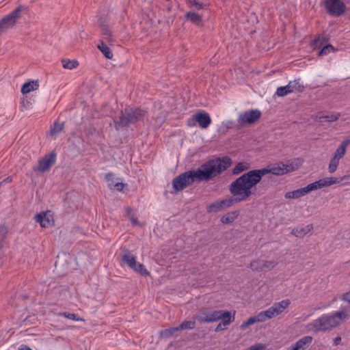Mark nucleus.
<instances>
[{
  "label": "nucleus",
  "instance_id": "a211bd4d",
  "mask_svg": "<svg viewBox=\"0 0 350 350\" xmlns=\"http://www.w3.org/2000/svg\"><path fill=\"white\" fill-rule=\"evenodd\" d=\"M313 229L312 224H308L306 226H299L296 228H294L291 234H293L296 237L301 238L304 237L306 234L309 233Z\"/></svg>",
  "mask_w": 350,
  "mask_h": 350
},
{
  "label": "nucleus",
  "instance_id": "393cba45",
  "mask_svg": "<svg viewBox=\"0 0 350 350\" xmlns=\"http://www.w3.org/2000/svg\"><path fill=\"white\" fill-rule=\"evenodd\" d=\"M239 212L237 211L228 213L221 217V221L225 224L232 223L237 218Z\"/></svg>",
  "mask_w": 350,
  "mask_h": 350
},
{
  "label": "nucleus",
  "instance_id": "2f4dec72",
  "mask_svg": "<svg viewBox=\"0 0 350 350\" xmlns=\"http://www.w3.org/2000/svg\"><path fill=\"white\" fill-rule=\"evenodd\" d=\"M62 66L66 69L72 70L73 68H77L79 66V63L77 60H70V59H62Z\"/></svg>",
  "mask_w": 350,
  "mask_h": 350
},
{
  "label": "nucleus",
  "instance_id": "49530a36",
  "mask_svg": "<svg viewBox=\"0 0 350 350\" xmlns=\"http://www.w3.org/2000/svg\"><path fill=\"white\" fill-rule=\"evenodd\" d=\"M251 325L247 322V321H243L240 327L241 329H247L249 326H250Z\"/></svg>",
  "mask_w": 350,
  "mask_h": 350
},
{
  "label": "nucleus",
  "instance_id": "3c124183",
  "mask_svg": "<svg viewBox=\"0 0 350 350\" xmlns=\"http://www.w3.org/2000/svg\"><path fill=\"white\" fill-rule=\"evenodd\" d=\"M340 341H341L340 336H337L334 340V345L335 346H337V345H338L340 344Z\"/></svg>",
  "mask_w": 350,
  "mask_h": 350
},
{
  "label": "nucleus",
  "instance_id": "5fc2aeb1",
  "mask_svg": "<svg viewBox=\"0 0 350 350\" xmlns=\"http://www.w3.org/2000/svg\"><path fill=\"white\" fill-rule=\"evenodd\" d=\"M126 211L127 212L128 215H130L131 213V208L128 206V207L126 208Z\"/></svg>",
  "mask_w": 350,
  "mask_h": 350
},
{
  "label": "nucleus",
  "instance_id": "ddd939ff",
  "mask_svg": "<svg viewBox=\"0 0 350 350\" xmlns=\"http://www.w3.org/2000/svg\"><path fill=\"white\" fill-rule=\"evenodd\" d=\"M278 265L276 260H263L258 259L253 260L250 264V267L254 271L262 272L269 271L273 269Z\"/></svg>",
  "mask_w": 350,
  "mask_h": 350
},
{
  "label": "nucleus",
  "instance_id": "f704fd0d",
  "mask_svg": "<svg viewBox=\"0 0 350 350\" xmlns=\"http://www.w3.org/2000/svg\"><path fill=\"white\" fill-rule=\"evenodd\" d=\"M178 327L180 329H192L196 327V322L194 321H185L180 323Z\"/></svg>",
  "mask_w": 350,
  "mask_h": 350
},
{
  "label": "nucleus",
  "instance_id": "ea45409f",
  "mask_svg": "<svg viewBox=\"0 0 350 350\" xmlns=\"http://www.w3.org/2000/svg\"><path fill=\"white\" fill-rule=\"evenodd\" d=\"M59 315L75 321H79L82 320L81 319L78 317L77 315L75 313L62 312L60 313Z\"/></svg>",
  "mask_w": 350,
  "mask_h": 350
},
{
  "label": "nucleus",
  "instance_id": "9d476101",
  "mask_svg": "<svg viewBox=\"0 0 350 350\" xmlns=\"http://www.w3.org/2000/svg\"><path fill=\"white\" fill-rule=\"evenodd\" d=\"M325 7L327 12L333 16L342 15L346 10L345 4L341 0H325Z\"/></svg>",
  "mask_w": 350,
  "mask_h": 350
},
{
  "label": "nucleus",
  "instance_id": "de8ad7c7",
  "mask_svg": "<svg viewBox=\"0 0 350 350\" xmlns=\"http://www.w3.org/2000/svg\"><path fill=\"white\" fill-rule=\"evenodd\" d=\"M8 232L7 226L5 224H2L0 226V232L3 234H6Z\"/></svg>",
  "mask_w": 350,
  "mask_h": 350
},
{
  "label": "nucleus",
  "instance_id": "79ce46f5",
  "mask_svg": "<svg viewBox=\"0 0 350 350\" xmlns=\"http://www.w3.org/2000/svg\"><path fill=\"white\" fill-rule=\"evenodd\" d=\"M98 25L100 29L103 28V25L105 26H109L107 16H100L98 20Z\"/></svg>",
  "mask_w": 350,
  "mask_h": 350
},
{
  "label": "nucleus",
  "instance_id": "c85d7f7f",
  "mask_svg": "<svg viewBox=\"0 0 350 350\" xmlns=\"http://www.w3.org/2000/svg\"><path fill=\"white\" fill-rule=\"evenodd\" d=\"M193 7L197 10L205 8L208 5V0H189Z\"/></svg>",
  "mask_w": 350,
  "mask_h": 350
},
{
  "label": "nucleus",
  "instance_id": "4be33fe9",
  "mask_svg": "<svg viewBox=\"0 0 350 350\" xmlns=\"http://www.w3.org/2000/svg\"><path fill=\"white\" fill-rule=\"evenodd\" d=\"M97 47L102 52V53L106 58L109 59H112L113 56V53L110 48L107 45L106 42L100 40Z\"/></svg>",
  "mask_w": 350,
  "mask_h": 350
},
{
  "label": "nucleus",
  "instance_id": "a19ab883",
  "mask_svg": "<svg viewBox=\"0 0 350 350\" xmlns=\"http://www.w3.org/2000/svg\"><path fill=\"white\" fill-rule=\"evenodd\" d=\"M257 322H264L268 319L267 316H265V313L264 311L259 312L257 315L255 316Z\"/></svg>",
  "mask_w": 350,
  "mask_h": 350
},
{
  "label": "nucleus",
  "instance_id": "a878e982",
  "mask_svg": "<svg viewBox=\"0 0 350 350\" xmlns=\"http://www.w3.org/2000/svg\"><path fill=\"white\" fill-rule=\"evenodd\" d=\"M39 85L37 82L30 81L25 83L21 88V92L23 94L29 93L30 92L38 89Z\"/></svg>",
  "mask_w": 350,
  "mask_h": 350
},
{
  "label": "nucleus",
  "instance_id": "4468645a",
  "mask_svg": "<svg viewBox=\"0 0 350 350\" xmlns=\"http://www.w3.org/2000/svg\"><path fill=\"white\" fill-rule=\"evenodd\" d=\"M55 160L56 154L51 152L40 159L38 165L34 166L33 170L36 172H44L52 167V165L55 163Z\"/></svg>",
  "mask_w": 350,
  "mask_h": 350
},
{
  "label": "nucleus",
  "instance_id": "6e6d98bb",
  "mask_svg": "<svg viewBox=\"0 0 350 350\" xmlns=\"http://www.w3.org/2000/svg\"><path fill=\"white\" fill-rule=\"evenodd\" d=\"M291 350H293V349L292 348Z\"/></svg>",
  "mask_w": 350,
  "mask_h": 350
},
{
  "label": "nucleus",
  "instance_id": "09e8293b",
  "mask_svg": "<svg viewBox=\"0 0 350 350\" xmlns=\"http://www.w3.org/2000/svg\"><path fill=\"white\" fill-rule=\"evenodd\" d=\"M342 144L347 148V146L350 144V136L345 138L342 142Z\"/></svg>",
  "mask_w": 350,
  "mask_h": 350
},
{
  "label": "nucleus",
  "instance_id": "e433bc0d",
  "mask_svg": "<svg viewBox=\"0 0 350 350\" xmlns=\"http://www.w3.org/2000/svg\"><path fill=\"white\" fill-rule=\"evenodd\" d=\"M340 159H336L333 157V158L330 160L328 170L329 173H334L337 170L338 165L339 164Z\"/></svg>",
  "mask_w": 350,
  "mask_h": 350
},
{
  "label": "nucleus",
  "instance_id": "864d4df0",
  "mask_svg": "<svg viewBox=\"0 0 350 350\" xmlns=\"http://www.w3.org/2000/svg\"><path fill=\"white\" fill-rule=\"evenodd\" d=\"M18 350H32V349L25 345H21L18 347Z\"/></svg>",
  "mask_w": 350,
  "mask_h": 350
},
{
  "label": "nucleus",
  "instance_id": "c9c22d12",
  "mask_svg": "<svg viewBox=\"0 0 350 350\" xmlns=\"http://www.w3.org/2000/svg\"><path fill=\"white\" fill-rule=\"evenodd\" d=\"M347 148L341 143L339 147L336 149L334 152V157L336 159H342L345 154Z\"/></svg>",
  "mask_w": 350,
  "mask_h": 350
},
{
  "label": "nucleus",
  "instance_id": "f8f14e48",
  "mask_svg": "<svg viewBox=\"0 0 350 350\" xmlns=\"http://www.w3.org/2000/svg\"><path fill=\"white\" fill-rule=\"evenodd\" d=\"M290 304L291 301L288 299H283L279 302H275L273 304L272 306L264 311L265 316H267L268 319L276 317L282 313L283 311L287 308Z\"/></svg>",
  "mask_w": 350,
  "mask_h": 350
},
{
  "label": "nucleus",
  "instance_id": "f3484780",
  "mask_svg": "<svg viewBox=\"0 0 350 350\" xmlns=\"http://www.w3.org/2000/svg\"><path fill=\"white\" fill-rule=\"evenodd\" d=\"M193 120L198 122L202 129H206L211 123V118L206 112H198L193 116Z\"/></svg>",
  "mask_w": 350,
  "mask_h": 350
},
{
  "label": "nucleus",
  "instance_id": "f257e3e1",
  "mask_svg": "<svg viewBox=\"0 0 350 350\" xmlns=\"http://www.w3.org/2000/svg\"><path fill=\"white\" fill-rule=\"evenodd\" d=\"M230 165V159L228 157L210 160L196 170L187 171L174 178L173 188L176 191H180L195 181L208 180L226 170Z\"/></svg>",
  "mask_w": 350,
  "mask_h": 350
},
{
  "label": "nucleus",
  "instance_id": "b1692460",
  "mask_svg": "<svg viewBox=\"0 0 350 350\" xmlns=\"http://www.w3.org/2000/svg\"><path fill=\"white\" fill-rule=\"evenodd\" d=\"M35 220L39 223L42 227H47L50 225V219L44 212L40 213L35 216Z\"/></svg>",
  "mask_w": 350,
  "mask_h": 350
},
{
  "label": "nucleus",
  "instance_id": "8fccbe9b",
  "mask_svg": "<svg viewBox=\"0 0 350 350\" xmlns=\"http://www.w3.org/2000/svg\"><path fill=\"white\" fill-rule=\"evenodd\" d=\"M247 321L251 325L257 322L255 316L250 317Z\"/></svg>",
  "mask_w": 350,
  "mask_h": 350
},
{
  "label": "nucleus",
  "instance_id": "dca6fc26",
  "mask_svg": "<svg viewBox=\"0 0 350 350\" xmlns=\"http://www.w3.org/2000/svg\"><path fill=\"white\" fill-rule=\"evenodd\" d=\"M271 174L277 176L284 175L294 170V167L291 164H285L282 162L271 166Z\"/></svg>",
  "mask_w": 350,
  "mask_h": 350
},
{
  "label": "nucleus",
  "instance_id": "9b49d317",
  "mask_svg": "<svg viewBox=\"0 0 350 350\" xmlns=\"http://www.w3.org/2000/svg\"><path fill=\"white\" fill-rule=\"evenodd\" d=\"M261 116V112L258 109H250L241 113L237 121L241 125L252 124L256 122Z\"/></svg>",
  "mask_w": 350,
  "mask_h": 350
},
{
  "label": "nucleus",
  "instance_id": "58836bf2",
  "mask_svg": "<svg viewBox=\"0 0 350 350\" xmlns=\"http://www.w3.org/2000/svg\"><path fill=\"white\" fill-rule=\"evenodd\" d=\"M64 129V123L55 122L53 126L51 129V135H55L59 133Z\"/></svg>",
  "mask_w": 350,
  "mask_h": 350
},
{
  "label": "nucleus",
  "instance_id": "39448f33",
  "mask_svg": "<svg viewBox=\"0 0 350 350\" xmlns=\"http://www.w3.org/2000/svg\"><path fill=\"white\" fill-rule=\"evenodd\" d=\"M336 183H338L337 178L329 177L322 178L308 185L305 187L286 192L284 195V197L286 199H297L306 196L312 191L320 189L321 188L329 187Z\"/></svg>",
  "mask_w": 350,
  "mask_h": 350
},
{
  "label": "nucleus",
  "instance_id": "2eb2a0df",
  "mask_svg": "<svg viewBox=\"0 0 350 350\" xmlns=\"http://www.w3.org/2000/svg\"><path fill=\"white\" fill-rule=\"evenodd\" d=\"M120 265H127L130 269L135 267L136 263V257L129 250L122 248L120 254Z\"/></svg>",
  "mask_w": 350,
  "mask_h": 350
},
{
  "label": "nucleus",
  "instance_id": "cd10ccee",
  "mask_svg": "<svg viewBox=\"0 0 350 350\" xmlns=\"http://www.w3.org/2000/svg\"><path fill=\"white\" fill-rule=\"evenodd\" d=\"M131 269L143 276H148L150 275V272L146 269L145 266L139 262L137 263L136 262L135 267L131 268Z\"/></svg>",
  "mask_w": 350,
  "mask_h": 350
},
{
  "label": "nucleus",
  "instance_id": "603ef678",
  "mask_svg": "<svg viewBox=\"0 0 350 350\" xmlns=\"http://www.w3.org/2000/svg\"><path fill=\"white\" fill-rule=\"evenodd\" d=\"M338 183H340V181H346V180L350 182V175L344 176L343 177H342L340 178V180L338 179Z\"/></svg>",
  "mask_w": 350,
  "mask_h": 350
},
{
  "label": "nucleus",
  "instance_id": "0eeeda50",
  "mask_svg": "<svg viewBox=\"0 0 350 350\" xmlns=\"http://www.w3.org/2000/svg\"><path fill=\"white\" fill-rule=\"evenodd\" d=\"M24 6L20 5L10 14L5 15L0 20V35L12 29L21 18V11Z\"/></svg>",
  "mask_w": 350,
  "mask_h": 350
},
{
  "label": "nucleus",
  "instance_id": "7c9ffc66",
  "mask_svg": "<svg viewBox=\"0 0 350 350\" xmlns=\"http://www.w3.org/2000/svg\"><path fill=\"white\" fill-rule=\"evenodd\" d=\"M177 331H179L178 327H170L168 329L161 330L160 336L163 338H167L171 337Z\"/></svg>",
  "mask_w": 350,
  "mask_h": 350
},
{
  "label": "nucleus",
  "instance_id": "6ab92c4d",
  "mask_svg": "<svg viewBox=\"0 0 350 350\" xmlns=\"http://www.w3.org/2000/svg\"><path fill=\"white\" fill-rule=\"evenodd\" d=\"M312 337L306 336L298 340L293 347V350H305L312 342Z\"/></svg>",
  "mask_w": 350,
  "mask_h": 350
},
{
  "label": "nucleus",
  "instance_id": "412c9836",
  "mask_svg": "<svg viewBox=\"0 0 350 350\" xmlns=\"http://www.w3.org/2000/svg\"><path fill=\"white\" fill-rule=\"evenodd\" d=\"M103 28L101 29L102 40L109 44H112L115 42V39L112 36L111 31L109 26L103 25Z\"/></svg>",
  "mask_w": 350,
  "mask_h": 350
},
{
  "label": "nucleus",
  "instance_id": "423d86ee",
  "mask_svg": "<svg viewBox=\"0 0 350 350\" xmlns=\"http://www.w3.org/2000/svg\"><path fill=\"white\" fill-rule=\"evenodd\" d=\"M146 114V111L140 108H126L121 112L119 120L113 121L114 126L116 130L129 126L131 124L143 120Z\"/></svg>",
  "mask_w": 350,
  "mask_h": 350
},
{
  "label": "nucleus",
  "instance_id": "1a4fd4ad",
  "mask_svg": "<svg viewBox=\"0 0 350 350\" xmlns=\"http://www.w3.org/2000/svg\"><path fill=\"white\" fill-rule=\"evenodd\" d=\"M304 90V85L300 82V79H295L290 81L286 85L278 88L275 95L283 97L293 92L301 93Z\"/></svg>",
  "mask_w": 350,
  "mask_h": 350
},
{
  "label": "nucleus",
  "instance_id": "aec40b11",
  "mask_svg": "<svg viewBox=\"0 0 350 350\" xmlns=\"http://www.w3.org/2000/svg\"><path fill=\"white\" fill-rule=\"evenodd\" d=\"M185 18L195 25L200 26L202 24V15L194 12H188L185 14Z\"/></svg>",
  "mask_w": 350,
  "mask_h": 350
},
{
  "label": "nucleus",
  "instance_id": "37998d69",
  "mask_svg": "<svg viewBox=\"0 0 350 350\" xmlns=\"http://www.w3.org/2000/svg\"><path fill=\"white\" fill-rule=\"evenodd\" d=\"M126 185L123 183H117L114 185V187L112 190H116L118 191H123L124 188Z\"/></svg>",
  "mask_w": 350,
  "mask_h": 350
},
{
  "label": "nucleus",
  "instance_id": "c03bdc74",
  "mask_svg": "<svg viewBox=\"0 0 350 350\" xmlns=\"http://www.w3.org/2000/svg\"><path fill=\"white\" fill-rule=\"evenodd\" d=\"M130 221L133 226H139L140 225L139 221L137 219V218L135 217L133 215L130 216Z\"/></svg>",
  "mask_w": 350,
  "mask_h": 350
},
{
  "label": "nucleus",
  "instance_id": "5701e85b",
  "mask_svg": "<svg viewBox=\"0 0 350 350\" xmlns=\"http://www.w3.org/2000/svg\"><path fill=\"white\" fill-rule=\"evenodd\" d=\"M328 39L326 36L322 34L319 35L312 42L314 49H321L327 44Z\"/></svg>",
  "mask_w": 350,
  "mask_h": 350
},
{
  "label": "nucleus",
  "instance_id": "bb28decb",
  "mask_svg": "<svg viewBox=\"0 0 350 350\" xmlns=\"http://www.w3.org/2000/svg\"><path fill=\"white\" fill-rule=\"evenodd\" d=\"M105 178L107 183V186L109 189L112 190L114 185L117 183L116 180H118L119 178H116L115 174L113 172H108L105 174Z\"/></svg>",
  "mask_w": 350,
  "mask_h": 350
},
{
  "label": "nucleus",
  "instance_id": "f03ea898",
  "mask_svg": "<svg viewBox=\"0 0 350 350\" xmlns=\"http://www.w3.org/2000/svg\"><path fill=\"white\" fill-rule=\"evenodd\" d=\"M267 174H271V166L250 170L235 180L233 188L236 189L237 191H243L246 196H251L254 194L252 188L260 183L262 177Z\"/></svg>",
  "mask_w": 350,
  "mask_h": 350
},
{
  "label": "nucleus",
  "instance_id": "7ed1b4c3",
  "mask_svg": "<svg viewBox=\"0 0 350 350\" xmlns=\"http://www.w3.org/2000/svg\"><path fill=\"white\" fill-rule=\"evenodd\" d=\"M194 319L201 323H213L221 320L217 325L215 331L224 330L225 327L230 325L234 320V315L228 310H209L201 311L194 316Z\"/></svg>",
  "mask_w": 350,
  "mask_h": 350
},
{
  "label": "nucleus",
  "instance_id": "a18cd8bd",
  "mask_svg": "<svg viewBox=\"0 0 350 350\" xmlns=\"http://www.w3.org/2000/svg\"><path fill=\"white\" fill-rule=\"evenodd\" d=\"M342 300L348 301L350 304V292L345 293L342 295Z\"/></svg>",
  "mask_w": 350,
  "mask_h": 350
},
{
  "label": "nucleus",
  "instance_id": "6e6552de",
  "mask_svg": "<svg viewBox=\"0 0 350 350\" xmlns=\"http://www.w3.org/2000/svg\"><path fill=\"white\" fill-rule=\"evenodd\" d=\"M235 183V180H234L233 182H232V183L230 185V187H229V190H230V193L233 196H235L236 198H232V197H230V198H226V199H224V200H222L221 201H219V204H220V206H221V209H224V208H228V207H230L231 206H232L234 203H237V202H241V201H245L248 198H250V196H246L245 194L243 193V191H237L235 189H234V186L233 185Z\"/></svg>",
  "mask_w": 350,
  "mask_h": 350
},
{
  "label": "nucleus",
  "instance_id": "473e14b6",
  "mask_svg": "<svg viewBox=\"0 0 350 350\" xmlns=\"http://www.w3.org/2000/svg\"><path fill=\"white\" fill-rule=\"evenodd\" d=\"M340 116V113H330L325 116H321L319 118L321 121L324 120L326 122H332L336 121L339 118Z\"/></svg>",
  "mask_w": 350,
  "mask_h": 350
},
{
  "label": "nucleus",
  "instance_id": "c756f323",
  "mask_svg": "<svg viewBox=\"0 0 350 350\" xmlns=\"http://www.w3.org/2000/svg\"><path fill=\"white\" fill-rule=\"evenodd\" d=\"M336 50L335 48L330 44H327L325 46H323L319 51L318 52L319 56H324L329 54L332 52H334Z\"/></svg>",
  "mask_w": 350,
  "mask_h": 350
},
{
  "label": "nucleus",
  "instance_id": "72a5a7b5",
  "mask_svg": "<svg viewBox=\"0 0 350 350\" xmlns=\"http://www.w3.org/2000/svg\"><path fill=\"white\" fill-rule=\"evenodd\" d=\"M248 167H249V166L247 164H245L241 162L239 163L232 169V174L234 175H238V174H241V172L247 170L248 169Z\"/></svg>",
  "mask_w": 350,
  "mask_h": 350
},
{
  "label": "nucleus",
  "instance_id": "20e7f679",
  "mask_svg": "<svg viewBox=\"0 0 350 350\" xmlns=\"http://www.w3.org/2000/svg\"><path fill=\"white\" fill-rule=\"evenodd\" d=\"M347 316L343 311H338L331 315L323 314L311 322L308 327L315 332H325L336 327Z\"/></svg>",
  "mask_w": 350,
  "mask_h": 350
},
{
  "label": "nucleus",
  "instance_id": "4c0bfd02",
  "mask_svg": "<svg viewBox=\"0 0 350 350\" xmlns=\"http://www.w3.org/2000/svg\"><path fill=\"white\" fill-rule=\"evenodd\" d=\"M221 210V208L219 201L212 203L207 206L208 213H217Z\"/></svg>",
  "mask_w": 350,
  "mask_h": 350
}]
</instances>
